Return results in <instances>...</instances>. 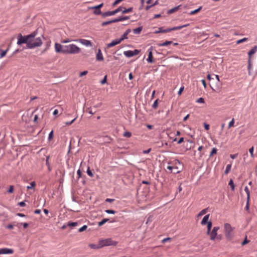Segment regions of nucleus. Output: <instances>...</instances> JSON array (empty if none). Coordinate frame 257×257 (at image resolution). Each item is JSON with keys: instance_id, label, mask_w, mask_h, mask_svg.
<instances>
[{"instance_id": "nucleus-1", "label": "nucleus", "mask_w": 257, "mask_h": 257, "mask_svg": "<svg viewBox=\"0 0 257 257\" xmlns=\"http://www.w3.org/2000/svg\"><path fill=\"white\" fill-rule=\"evenodd\" d=\"M55 49L57 53L65 54H76L79 53L80 51V48L73 44L62 45L56 43L55 44Z\"/></svg>"}, {"instance_id": "nucleus-2", "label": "nucleus", "mask_w": 257, "mask_h": 257, "mask_svg": "<svg viewBox=\"0 0 257 257\" xmlns=\"http://www.w3.org/2000/svg\"><path fill=\"white\" fill-rule=\"evenodd\" d=\"M225 236L226 239L230 240L233 237V228L229 223H225L224 225Z\"/></svg>"}, {"instance_id": "nucleus-3", "label": "nucleus", "mask_w": 257, "mask_h": 257, "mask_svg": "<svg viewBox=\"0 0 257 257\" xmlns=\"http://www.w3.org/2000/svg\"><path fill=\"white\" fill-rule=\"evenodd\" d=\"M31 37L30 36H23L22 34H19L18 35L17 45H21L22 44H26L27 45L28 39Z\"/></svg>"}, {"instance_id": "nucleus-4", "label": "nucleus", "mask_w": 257, "mask_h": 257, "mask_svg": "<svg viewBox=\"0 0 257 257\" xmlns=\"http://www.w3.org/2000/svg\"><path fill=\"white\" fill-rule=\"evenodd\" d=\"M42 43L41 37H38L34 39V42H32V44H30L29 49H32L35 48L40 47L42 45Z\"/></svg>"}, {"instance_id": "nucleus-5", "label": "nucleus", "mask_w": 257, "mask_h": 257, "mask_svg": "<svg viewBox=\"0 0 257 257\" xmlns=\"http://www.w3.org/2000/svg\"><path fill=\"white\" fill-rule=\"evenodd\" d=\"M101 247L105 246L112 245L116 244V242L113 241L111 238H107L99 241Z\"/></svg>"}, {"instance_id": "nucleus-6", "label": "nucleus", "mask_w": 257, "mask_h": 257, "mask_svg": "<svg viewBox=\"0 0 257 257\" xmlns=\"http://www.w3.org/2000/svg\"><path fill=\"white\" fill-rule=\"evenodd\" d=\"M121 10H122V7H119L118 8H117L116 9H115L114 11H107L106 12L102 13V17L103 18H105V17H108V16H113V15H115L116 13L120 12Z\"/></svg>"}, {"instance_id": "nucleus-7", "label": "nucleus", "mask_w": 257, "mask_h": 257, "mask_svg": "<svg viewBox=\"0 0 257 257\" xmlns=\"http://www.w3.org/2000/svg\"><path fill=\"white\" fill-rule=\"evenodd\" d=\"M214 76H215V77L216 78L217 83H216V84L215 85H213V86H212L211 84H209V85H210V86L211 88L212 89V90L214 91H216L220 88V86H221V83L220 82L219 76L218 75H214Z\"/></svg>"}, {"instance_id": "nucleus-8", "label": "nucleus", "mask_w": 257, "mask_h": 257, "mask_svg": "<svg viewBox=\"0 0 257 257\" xmlns=\"http://www.w3.org/2000/svg\"><path fill=\"white\" fill-rule=\"evenodd\" d=\"M153 47L152 46L150 47L148 50L149 54H148V57L147 59V61L149 63H152L154 62L153 57Z\"/></svg>"}, {"instance_id": "nucleus-9", "label": "nucleus", "mask_w": 257, "mask_h": 257, "mask_svg": "<svg viewBox=\"0 0 257 257\" xmlns=\"http://www.w3.org/2000/svg\"><path fill=\"white\" fill-rule=\"evenodd\" d=\"M37 34V32L36 31H34L31 34L28 35L27 36H31L30 38L28 39V44H27V48L29 49L30 44H32V42H34V38Z\"/></svg>"}, {"instance_id": "nucleus-10", "label": "nucleus", "mask_w": 257, "mask_h": 257, "mask_svg": "<svg viewBox=\"0 0 257 257\" xmlns=\"http://www.w3.org/2000/svg\"><path fill=\"white\" fill-rule=\"evenodd\" d=\"M14 252L13 249L8 248H0V254H11Z\"/></svg>"}, {"instance_id": "nucleus-11", "label": "nucleus", "mask_w": 257, "mask_h": 257, "mask_svg": "<svg viewBox=\"0 0 257 257\" xmlns=\"http://www.w3.org/2000/svg\"><path fill=\"white\" fill-rule=\"evenodd\" d=\"M121 42V41H120V40L119 39H116L113 40L111 41V43H108L107 45V47L108 48H111L113 46H114L120 43Z\"/></svg>"}, {"instance_id": "nucleus-12", "label": "nucleus", "mask_w": 257, "mask_h": 257, "mask_svg": "<svg viewBox=\"0 0 257 257\" xmlns=\"http://www.w3.org/2000/svg\"><path fill=\"white\" fill-rule=\"evenodd\" d=\"M79 42L86 47H91L92 46L90 41L86 39H80Z\"/></svg>"}, {"instance_id": "nucleus-13", "label": "nucleus", "mask_w": 257, "mask_h": 257, "mask_svg": "<svg viewBox=\"0 0 257 257\" xmlns=\"http://www.w3.org/2000/svg\"><path fill=\"white\" fill-rule=\"evenodd\" d=\"M132 30L130 29H127L125 32L123 33V34L121 36V37L119 38L120 41L122 42L124 39H127V35L129 33L131 32Z\"/></svg>"}, {"instance_id": "nucleus-14", "label": "nucleus", "mask_w": 257, "mask_h": 257, "mask_svg": "<svg viewBox=\"0 0 257 257\" xmlns=\"http://www.w3.org/2000/svg\"><path fill=\"white\" fill-rule=\"evenodd\" d=\"M130 18V16H120L117 18L113 19L114 23H116L118 22L123 21L126 20H128Z\"/></svg>"}, {"instance_id": "nucleus-15", "label": "nucleus", "mask_w": 257, "mask_h": 257, "mask_svg": "<svg viewBox=\"0 0 257 257\" xmlns=\"http://www.w3.org/2000/svg\"><path fill=\"white\" fill-rule=\"evenodd\" d=\"M96 60L98 61H101L104 60V58L100 49H98V52L96 54Z\"/></svg>"}, {"instance_id": "nucleus-16", "label": "nucleus", "mask_w": 257, "mask_h": 257, "mask_svg": "<svg viewBox=\"0 0 257 257\" xmlns=\"http://www.w3.org/2000/svg\"><path fill=\"white\" fill-rule=\"evenodd\" d=\"M208 235H210V240H214L217 235V232H215V231L210 230Z\"/></svg>"}, {"instance_id": "nucleus-17", "label": "nucleus", "mask_w": 257, "mask_h": 257, "mask_svg": "<svg viewBox=\"0 0 257 257\" xmlns=\"http://www.w3.org/2000/svg\"><path fill=\"white\" fill-rule=\"evenodd\" d=\"M209 218V214H207V215H205L203 217V219H202V221L201 222V224L202 225H205V224H206L209 221H208Z\"/></svg>"}, {"instance_id": "nucleus-18", "label": "nucleus", "mask_w": 257, "mask_h": 257, "mask_svg": "<svg viewBox=\"0 0 257 257\" xmlns=\"http://www.w3.org/2000/svg\"><path fill=\"white\" fill-rule=\"evenodd\" d=\"M172 31L171 28H168L166 29H163V27H160L159 28L158 30L156 31V33H168Z\"/></svg>"}, {"instance_id": "nucleus-19", "label": "nucleus", "mask_w": 257, "mask_h": 257, "mask_svg": "<svg viewBox=\"0 0 257 257\" xmlns=\"http://www.w3.org/2000/svg\"><path fill=\"white\" fill-rule=\"evenodd\" d=\"M257 51V46H254L248 53V58L251 59V55L254 54Z\"/></svg>"}, {"instance_id": "nucleus-20", "label": "nucleus", "mask_w": 257, "mask_h": 257, "mask_svg": "<svg viewBox=\"0 0 257 257\" xmlns=\"http://www.w3.org/2000/svg\"><path fill=\"white\" fill-rule=\"evenodd\" d=\"M123 54L124 55V56H125L126 57H128V58L134 56L132 50H128V51H124Z\"/></svg>"}, {"instance_id": "nucleus-21", "label": "nucleus", "mask_w": 257, "mask_h": 257, "mask_svg": "<svg viewBox=\"0 0 257 257\" xmlns=\"http://www.w3.org/2000/svg\"><path fill=\"white\" fill-rule=\"evenodd\" d=\"M188 26H189L188 24H185L184 25H182V26H180L174 27L171 28V31L180 30L183 28L187 27Z\"/></svg>"}, {"instance_id": "nucleus-22", "label": "nucleus", "mask_w": 257, "mask_h": 257, "mask_svg": "<svg viewBox=\"0 0 257 257\" xmlns=\"http://www.w3.org/2000/svg\"><path fill=\"white\" fill-rule=\"evenodd\" d=\"M89 246L92 249H98L101 248L100 242L98 244H89Z\"/></svg>"}, {"instance_id": "nucleus-23", "label": "nucleus", "mask_w": 257, "mask_h": 257, "mask_svg": "<svg viewBox=\"0 0 257 257\" xmlns=\"http://www.w3.org/2000/svg\"><path fill=\"white\" fill-rule=\"evenodd\" d=\"M142 29H143L142 27H139L136 29H133V32L135 34H139L142 31Z\"/></svg>"}, {"instance_id": "nucleus-24", "label": "nucleus", "mask_w": 257, "mask_h": 257, "mask_svg": "<svg viewBox=\"0 0 257 257\" xmlns=\"http://www.w3.org/2000/svg\"><path fill=\"white\" fill-rule=\"evenodd\" d=\"M172 43V42L171 41H166V42L163 43H159L157 44V45L159 47L161 46H166L169 44H171Z\"/></svg>"}, {"instance_id": "nucleus-25", "label": "nucleus", "mask_w": 257, "mask_h": 257, "mask_svg": "<svg viewBox=\"0 0 257 257\" xmlns=\"http://www.w3.org/2000/svg\"><path fill=\"white\" fill-rule=\"evenodd\" d=\"M207 79L210 81V84H211L213 86V84L215 82V79L213 77H211L210 74H208L207 76Z\"/></svg>"}, {"instance_id": "nucleus-26", "label": "nucleus", "mask_w": 257, "mask_h": 257, "mask_svg": "<svg viewBox=\"0 0 257 257\" xmlns=\"http://www.w3.org/2000/svg\"><path fill=\"white\" fill-rule=\"evenodd\" d=\"M212 222L211 221H209L208 223H207V234H209V233H210V231L211 230V227H212Z\"/></svg>"}, {"instance_id": "nucleus-27", "label": "nucleus", "mask_w": 257, "mask_h": 257, "mask_svg": "<svg viewBox=\"0 0 257 257\" xmlns=\"http://www.w3.org/2000/svg\"><path fill=\"white\" fill-rule=\"evenodd\" d=\"M132 10H133V8L131 7L128 9L123 8V10L122 9V10L121 11L122 12V14H126V13L132 12Z\"/></svg>"}, {"instance_id": "nucleus-28", "label": "nucleus", "mask_w": 257, "mask_h": 257, "mask_svg": "<svg viewBox=\"0 0 257 257\" xmlns=\"http://www.w3.org/2000/svg\"><path fill=\"white\" fill-rule=\"evenodd\" d=\"M180 7V6H177V7H175V8H173V9H171L169 10L168 11V13H168V14H172V13H174V12H175L177 11L179 9V7Z\"/></svg>"}, {"instance_id": "nucleus-29", "label": "nucleus", "mask_w": 257, "mask_h": 257, "mask_svg": "<svg viewBox=\"0 0 257 257\" xmlns=\"http://www.w3.org/2000/svg\"><path fill=\"white\" fill-rule=\"evenodd\" d=\"M201 9H202V7H200L199 8H198L197 9L191 11L189 13V15H194V14H196L197 13L199 12L201 10Z\"/></svg>"}, {"instance_id": "nucleus-30", "label": "nucleus", "mask_w": 257, "mask_h": 257, "mask_svg": "<svg viewBox=\"0 0 257 257\" xmlns=\"http://www.w3.org/2000/svg\"><path fill=\"white\" fill-rule=\"evenodd\" d=\"M109 219L108 218H104L101 221L99 222L98 223V226H101L102 225H103L104 223H105L106 222H107V221H109Z\"/></svg>"}, {"instance_id": "nucleus-31", "label": "nucleus", "mask_w": 257, "mask_h": 257, "mask_svg": "<svg viewBox=\"0 0 257 257\" xmlns=\"http://www.w3.org/2000/svg\"><path fill=\"white\" fill-rule=\"evenodd\" d=\"M158 3H159V0L156 1V2L154 4H151L150 6H147L146 7V10H147V11L149 10L152 7L158 5Z\"/></svg>"}, {"instance_id": "nucleus-32", "label": "nucleus", "mask_w": 257, "mask_h": 257, "mask_svg": "<svg viewBox=\"0 0 257 257\" xmlns=\"http://www.w3.org/2000/svg\"><path fill=\"white\" fill-rule=\"evenodd\" d=\"M8 51V49H7L6 50H2L0 49V58H2L3 57H4L6 55Z\"/></svg>"}, {"instance_id": "nucleus-33", "label": "nucleus", "mask_w": 257, "mask_h": 257, "mask_svg": "<svg viewBox=\"0 0 257 257\" xmlns=\"http://www.w3.org/2000/svg\"><path fill=\"white\" fill-rule=\"evenodd\" d=\"M103 4L101 3L98 5H96V6H95L93 7H90L89 9H99V10H100V9L103 6Z\"/></svg>"}, {"instance_id": "nucleus-34", "label": "nucleus", "mask_w": 257, "mask_h": 257, "mask_svg": "<svg viewBox=\"0 0 257 257\" xmlns=\"http://www.w3.org/2000/svg\"><path fill=\"white\" fill-rule=\"evenodd\" d=\"M112 23H114L113 19L112 20H110V21L103 22V23H102L101 26L104 27V26H106V25H107L108 24H111Z\"/></svg>"}, {"instance_id": "nucleus-35", "label": "nucleus", "mask_w": 257, "mask_h": 257, "mask_svg": "<svg viewBox=\"0 0 257 257\" xmlns=\"http://www.w3.org/2000/svg\"><path fill=\"white\" fill-rule=\"evenodd\" d=\"M231 164H228L226 167L225 170V174H227L229 173V172L231 170Z\"/></svg>"}, {"instance_id": "nucleus-36", "label": "nucleus", "mask_w": 257, "mask_h": 257, "mask_svg": "<svg viewBox=\"0 0 257 257\" xmlns=\"http://www.w3.org/2000/svg\"><path fill=\"white\" fill-rule=\"evenodd\" d=\"M244 191L247 195V200H249V190L247 186H246L244 188Z\"/></svg>"}, {"instance_id": "nucleus-37", "label": "nucleus", "mask_w": 257, "mask_h": 257, "mask_svg": "<svg viewBox=\"0 0 257 257\" xmlns=\"http://www.w3.org/2000/svg\"><path fill=\"white\" fill-rule=\"evenodd\" d=\"M228 185L229 186H230L232 190L234 191V185L233 181V180L232 179L230 180V181L229 182V183H228Z\"/></svg>"}, {"instance_id": "nucleus-38", "label": "nucleus", "mask_w": 257, "mask_h": 257, "mask_svg": "<svg viewBox=\"0 0 257 257\" xmlns=\"http://www.w3.org/2000/svg\"><path fill=\"white\" fill-rule=\"evenodd\" d=\"M78 223L77 222H69L68 223V226L72 227L77 225Z\"/></svg>"}, {"instance_id": "nucleus-39", "label": "nucleus", "mask_w": 257, "mask_h": 257, "mask_svg": "<svg viewBox=\"0 0 257 257\" xmlns=\"http://www.w3.org/2000/svg\"><path fill=\"white\" fill-rule=\"evenodd\" d=\"M248 38H243L241 39L238 40L236 41V44H239L240 43H241L242 42H245L247 40Z\"/></svg>"}, {"instance_id": "nucleus-40", "label": "nucleus", "mask_w": 257, "mask_h": 257, "mask_svg": "<svg viewBox=\"0 0 257 257\" xmlns=\"http://www.w3.org/2000/svg\"><path fill=\"white\" fill-rule=\"evenodd\" d=\"M208 209L207 208H205L203 210H202L198 214V216H201V215H203V214H205L206 212H207V211Z\"/></svg>"}, {"instance_id": "nucleus-41", "label": "nucleus", "mask_w": 257, "mask_h": 257, "mask_svg": "<svg viewBox=\"0 0 257 257\" xmlns=\"http://www.w3.org/2000/svg\"><path fill=\"white\" fill-rule=\"evenodd\" d=\"M251 68V59L248 58V72L250 74V71Z\"/></svg>"}, {"instance_id": "nucleus-42", "label": "nucleus", "mask_w": 257, "mask_h": 257, "mask_svg": "<svg viewBox=\"0 0 257 257\" xmlns=\"http://www.w3.org/2000/svg\"><path fill=\"white\" fill-rule=\"evenodd\" d=\"M87 228V226L86 225H84L82 227H81V228H80L78 229V231L80 232H82V231L85 230Z\"/></svg>"}, {"instance_id": "nucleus-43", "label": "nucleus", "mask_w": 257, "mask_h": 257, "mask_svg": "<svg viewBox=\"0 0 257 257\" xmlns=\"http://www.w3.org/2000/svg\"><path fill=\"white\" fill-rule=\"evenodd\" d=\"M36 185V183L34 181H33L31 183H30V186H28L27 187V188L28 189H32Z\"/></svg>"}, {"instance_id": "nucleus-44", "label": "nucleus", "mask_w": 257, "mask_h": 257, "mask_svg": "<svg viewBox=\"0 0 257 257\" xmlns=\"http://www.w3.org/2000/svg\"><path fill=\"white\" fill-rule=\"evenodd\" d=\"M86 173L88 174V175L90 177H93V174L92 173L91 171L90 170V168L89 167H88L87 171H86Z\"/></svg>"}, {"instance_id": "nucleus-45", "label": "nucleus", "mask_w": 257, "mask_h": 257, "mask_svg": "<svg viewBox=\"0 0 257 257\" xmlns=\"http://www.w3.org/2000/svg\"><path fill=\"white\" fill-rule=\"evenodd\" d=\"M248 151L250 154L251 157L252 158H253L254 157V155H253L254 148H253V147H252L251 148H250Z\"/></svg>"}, {"instance_id": "nucleus-46", "label": "nucleus", "mask_w": 257, "mask_h": 257, "mask_svg": "<svg viewBox=\"0 0 257 257\" xmlns=\"http://www.w3.org/2000/svg\"><path fill=\"white\" fill-rule=\"evenodd\" d=\"M132 136V134L130 132H125L123 134V136L126 138H130Z\"/></svg>"}, {"instance_id": "nucleus-47", "label": "nucleus", "mask_w": 257, "mask_h": 257, "mask_svg": "<svg viewBox=\"0 0 257 257\" xmlns=\"http://www.w3.org/2000/svg\"><path fill=\"white\" fill-rule=\"evenodd\" d=\"M105 212L108 214H115V211L113 210H111V209H107V210H105Z\"/></svg>"}, {"instance_id": "nucleus-48", "label": "nucleus", "mask_w": 257, "mask_h": 257, "mask_svg": "<svg viewBox=\"0 0 257 257\" xmlns=\"http://www.w3.org/2000/svg\"><path fill=\"white\" fill-rule=\"evenodd\" d=\"M158 99H156L153 103L152 105V107L154 108H156L158 105Z\"/></svg>"}, {"instance_id": "nucleus-49", "label": "nucleus", "mask_w": 257, "mask_h": 257, "mask_svg": "<svg viewBox=\"0 0 257 257\" xmlns=\"http://www.w3.org/2000/svg\"><path fill=\"white\" fill-rule=\"evenodd\" d=\"M216 152H217V149L215 148H212V151L210 152V155H209L210 157L212 156L213 155L216 154Z\"/></svg>"}, {"instance_id": "nucleus-50", "label": "nucleus", "mask_w": 257, "mask_h": 257, "mask_svg": "<svg viewBox=\"0 0 257 257\" xmlns=\"http://www.w3.org/2000/svg\"><path fill=\"white\" fill-rule=\"evenodd\" d=\"M234 118H232V120L229 122L228 127L230 128L234 125Z\"/></svg>"}, {"instance_id": "nucleus-51", "label": "nucleus", "mask_w": 257, "mask_h": 257, "mask_svg": "<svg viewBox=\"0 0 257 257\" xmlns=\"http://www.w3.org/2000/svg\"><path fill=\"white\" fill-rule=\"evenodd\" d=\"M77 41L78 40H69V39H66V40H62V41H61V43H67L70 42H71V41Z\"/></svg>"}, {"instance_id": "nucleus-52", "label": "nucleus", "mask_w": 257, "mask_h": 257, "mask_svg": "<svg viewBox=\"0 0 257 257\" xmlns=\"http://www.w3.org/2000/svg\"><path fill=\"white\" fill-rule=\"evenodd\" d=\"M93 13L95 14V15H100L101 14L102 15V13H101V11L99 10V9H95V10L93 12Z\"/></svg>"}, {"instance_id": "nucleus-53", "label": "nucleus", "mask_w": 257, "mask_h": 257, "mask_svg": "<svg viewBox=\"0 0 257 257\" xmlns=\"http://www.w3.org/2000/svg\"><path fill=\"white\" fill-rule=\"evenodd\" d=\"M196 101L197 103H204V98H203L202 97H200L198 99H197V100Z\"/></svg>"}, {"instance_id": "nucleus-54", "label": "nucleus", "mask_w": 257, "mask_h": 257, "mask_svg": "<svg viewBox=\"0 0 257 257\" xmlns=\"http://www.w3.org/2000/svg\"><path fill=\"white\" fill-rule=\"evenodd\" d=\"M106 80H107V75H105L104 76V77L103 78V79L100 81V83L102 85L104 84L105 83H106Z\"/></svg>"}, {"instance_id": "nucleus-55", "label": "nucleus", "mask_w": 257, "mask_h": 257, "mask_svg": "<svg viewBox=\"0 0 257 257\" xmlns=\"http://www.w3.org/2000/svg\"><path fill=\"white\" fill-rule=\"evenodd\" d=\"M173 173H174V174H178L180 172V171L178 170L177 167H173Z\"/></svg>"}, {"instance_id": "nucleus-56", "label": "nucleus", "mask_w": 257, "mask_h": 257, "mask_svg": "<svg viewBox=\"0 0 257 257\" xmlns=\"http://www.w3.org/2000/svg\"><path fill=\"white\" fill-rule=\"evenodd\" d=\"M14 191V187L13 186H10L9 189L8 190V192L9 193H12Z\"/></svg>"}, {"instance_id": "nucleus-57", "label": "nucleus", "mask_w": 257, "mask_h": 257, "mask_svg": "<svg viewBox=\"0 0 257 257\" xmlns=\"http://www.w3.org/2000/svg\"><path fill=\"white\" fill-rule=\"evenodd\" d=\"M53 137V131H52L49 134L48 140H51L52 138Z\"/></svg>"}, {"instance_id": "nucleus-58", "label": "nucleus", "mask_w": 257, "mask_h": 257, "mask_svg": "<svg viewBox=\"0 0 257 257\" xmlns=\"http://www.w3.org/2000/svg\"><path fill=\"white\" fill-rule=\"evenodd\" d=\"M249 242V240L247 239L246 237L245 238L244 240L241 242V245H244L245 244L248 243Z\"/></svg>"}, {"instance_id": "nucleus-59", "label": "nucleus", "mask_w": 257, "mask_h": 257, "mask_svg": "<svg viewBox=\"0 0 257 257\" xmlns=\"http://www.w3.org/2000/svg\"><path fill=\"white\" fill-rule=\"evenodd\" d=\"M77 118V117H75L73 119H72L71 121H67V122H65V124L66 125H70Z\"/></svg>"}, {"instance_id": "nucleus-60", "label": "nucleus", "mask_w": 257, "mask_h": 257, "mask_svg": "<svg viewBox=\"0 0 257 257\" xmlns=\"http://www.w3.org/2000/svg\"><path fill=\"white\" fill-rule=\"evenodd\" d=\"M140 52V51L137 49H135L134 51H133V55L135 56L138 55Z\"/></svg>"}, {"instance_id": "nucleus-61", "label": "nucleus", "mask_w": 257, "mask_h": 257, "mask_svg": "<svg viewBox=\"0 0 257 257\" xmlns=\"http://www.w3.org/2000/svg\"><path fill=\"white\" fill-rule=\"evenodd\" d=\"M238 156V154L236 153V154H231L230 155V157L232 159H235Z\"/></svg>"}, {"instance_id": "nucleus-62", "label": "nucleus", "mask_w": 257, "mask_h": 257, "mask_svg": "<svg viewBox=\"0 0 257 257\" xmlns=\"http://www.w3.org/2000/svg\"><path fill=\"white\" fill-rule=\"evenodd\" d=\"M171 240V238H170V237H167V238H164V239L162 240V242L163 243H165V242H166V241H169V240Z\"/></svg>"}, {"instance_id": "nucleus-63", "label": "nucleus", "mask_w": 257, "mask_h": 257, "mask_svg": "<svg viewBox=\"0 0 257 257\" xmlns=\"http://www.w3.org/2000/svg\"><path fill=\"white\" fill-rule=\"evenodd\" d=\"M87 73H88V71H83V72L80 73V76L82 77V76H83L84 75H86Z\"/></svg>"}, {"instance_id": "nucleus-64", "label": "nucleus", "mask_w": 257, "mask_h": 257, "mask_svg": "<svg viewBox=\"0 0 257 257\" xmlns=\"http://www.w3.org/2000/svg\"><path fill=\"white\" fill-rule=\"evenodd\" d=\"M204 126L205 130H208L209 129V125L206 123H204Z\"/></svg>"}]
</instances>
